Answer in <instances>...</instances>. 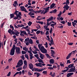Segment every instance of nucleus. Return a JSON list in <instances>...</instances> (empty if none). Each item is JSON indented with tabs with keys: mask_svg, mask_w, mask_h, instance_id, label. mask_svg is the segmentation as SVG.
Listing matches in <instances>:
<instances>
[{
	"mask_svg": "<svg viewBox=\"0 0 77 77\" xmlns=\"http://www.w3.org/2000/svg\"><path fill=\"white\" fill-rule=\"evenodd\" d=\"M15 45H14L13 48L11 49L10 54L11 56H13L15 54Z\"/></svg>",
	"mask_w": 77,
	"mask_h": 77,
	"instance_id": "obj_1",
	"label": "nucleus"
},
{
	"mask_svg": "<svg viewBox=\"0 0 77 77\" xmlns=\"http://www.w3.org/2000/svg\"><path fill=\"white\" fill-rule=\"evenodd\" d=\"M23 60H19L18 62L17 63V65L16 66V68H18V67H20V66H21V65H23Z\"/></svg>",
	"mask_w": 77,
	"mask_h": 77,
	"instance_id": "obj_2",
	"label": "nucleus"
},
{
	"mask_svg": "<svg viewBox=\"0 0 77 77\" xmlns=\"http://www.w3.org/2000/svg\"><path fill=\"white\" fill-rule=\"evenodd\" d=\"M35 66H37V67H42V66H45L46 65L44 63L42 64L41 63H35Z\"/></svg>",
	"mask_w": 77,
	"mask_h": 77,
	"instance_id": "obj_3",
	"label": "nucleus"
},
{
	"mask_svg": "<svg viewBox=\"0 0 77 77\" xmlns=\"http://www.w3.org/2000/svg\"><path fill=\"white\" fill-rule=\"evenodd\" d=\"M76 72V70H75V67L74 66L73 67H72L68 71V72Z\"/></svg>",
	"mask_w": 77,
	"mask_h": 77,
	"instance_id": "obj_4",
	"label": "nucleus"
},
{
	"mask_svg": "<svg viewBox=\"0 0 77 77\" xmlns=\"http://www.w3.org/2000/svg\"><path fill=\"white\" fill-rule=\"evenodd\" d=\"M42 44H39L38 45V48L40 49L41 51L45 49L44 47L43 46H42Z\"/></svg>",
	"mask_w": 77,
	"mask_h": 77,
	"instance_id": "obj_5",
	"label": "nucleus"
},
{
	"mask_svg": "<svg viewBox=\"0 0 77 77\" xmlns=\"http://www.w3.org/2000/svg\"><path fill=\"white\" fill-rule=\"evenodd\" d=\"M12 34L13 35H16V36H19L18 35L20 34V32L18 31L14 30V32H12Z\"/></svg>",
	"mask_w": 77,
	"mask_h": 77,
	"instance_id": "obj_6",
	"label": "nucleus"
},
{
	"mask_svg": "<svg viewBox=\"0 0 77 77\" xmlns=\"http://www.w3.org/2000/svg\"><path fill=\"white\" fill-rule=\"evenodd\" d=\"M16 53L18 54H19L21 53V51H20V48L19 47H17L16 48Z\"/></svg>",
	"mask_w": 77,
	"mask_h": 77,
	"instance_id": "obj_7",
	"label": "nucleus"
},
{
	"mask_svg": "<svg viewBox=\"0 0 77 77\" xmlns=\"http://www.w3.org/2000/svg\"><path fill=\"white\" fill-rule=\"evenodd\" d=\"M15 15H18V16H22L21 15V12H19L18 11H16L14 13Z\"/></svg>",
	"mask_w": 77,
	"mask_h": 77,
	"instance_id": "obj_8",
	"label": "nucleus"
},
{
	"mask_svg": "<svg viewBox=\"0 0 77 77\" xmlns=\"http://www.w3.org/2000/svg\"><path fill=\"white\" fill-rule=\"evenodd\" d=\"M20 8L21 9V11H24L25 12H29L28 11H27V10H26V9L24 8V6H20Z\"/></svg>",
	"mask_w": 77,
	"mask_h": 77,
	"instance_id": "obj_9",
	"label": "nucleus"
},
{
	"mask_svg": "<svg viewBox=\"0 0 77 77\" xmlns=\"http://www.w3.org/2000/svg\"><path fill=\"white\" fill-rule=\"evenodd\" d=\"M39 55H40V57L41 59L43 60L44 59V54H41L40 52H39L38 53Z\"/></svg>",
	"mask_w": 77,
	"mask_h": 77,
	"instance_id": "obj_10",
	"label": "nucleus"
},
{
	"mask_svg": "<svg viewBox=\"0 0 77 77\" xmlns=\"http://www.w3.org/2000/svg\"><path fill=\"white\" fill-rule=\"evenodd\" d=\"M20 18V19H21V16H18V15H17L16 17H15L14 18V20H17L18 18Z\"/></svg>",
	"mask_w": 77,
	"mask_h": 77,
	"instance_id": "obj_11",
	"label": "nucleus"
},
{
	"mask_svg": "<svg viewBox=\"0 0 77 77\" xmlns=\"http://www.w3.org/2000/svg\"><path fill=\"white\" fill-rule=\"evenodd\" d=\"M73 74H74V73L73 72L68 73L67 74V77H69L70 76H71V75H72Z\"/></svg>",
	"mask_w": 77,
	"mask_h": 77,
	"instance_id": "obj_12",
	"label": "nucleus"
},
{
	"mask_svg": "<svg viewBox=\"0 0 77 77\" xmlns=\"http://www.w3.org/2000/svg\"><path fill=\"white\" fill-rule=\"evenodd\" d=\"M49 62H50V63L51 64H53V63H54V59H51L49 60Z\"/></svg>",
	"mask_w": 77,
	"mask_h": 77,
	"instance_id": "obj_13",
	"label": "nucleus"
},
{
	"mask_svg": "<svg viewBox=\"0 0 77 77\" xmlns=\"http://www.w3.org/2000/svg\"><path fill=\"white\" fill-rule=\"evenodd\" d=\"M63 8H65L66 10H68L69 9V7L68 5H64V7H63Z\"/></svg>",
	"mask_w": 77,
	"mask_h": 77,
	"instance_id": "obj_14",
	"label": "nucleus"
},
{
	"mask_svg": "<svg viewBox=\"0 0 77 77\" xmlns=\"http://www.w3.org/2000/svg\"><path fill=\"white\" fill-rule=\"evenodd\" d=\"M69 68H72V67H74V64H70L68 66Z\"/></svg>",
	"mask_w": 77,
	"mask_h": 77,
	"instance_id": "obj_15",
	"label": "nucleus"
},
{
	"mask_svg": "<svg viewBox=\"0 0 77 77\" xmlns=\"http://www.w3.org/2000/svg\"><path fill=\"white\" fill-rule=\"evenodd\" d=\"M43 53H47V51L46 49L45 48L42 51H41Z\"/></svg>",
	"mask_w": 77,
	"mask_h": 77,
	"instance_id": "obj_16",
	"label": "nucleus"
},
{
	"mask_svg": "<svg viewBox=\"0 0 77 77\" xmlns=\"http://www.w3.org/2000/svg\"><path fill=\"white\" fill-rule=\"evenodd\" d=\"M29 68L31 69H33V65L32 63L29 64Z\"/></svg>",
	"mask_w": 77,
	"mask_h": 77,
	"instance_id": "obj_17",
	"label": "nucleus"
},
{
	"mask_svg": "<svg viewBox=\"0 0 77 77\" xmlns=\"http://www.w3.org/2000/svg\"><path fill=\"white\" fill-rule=\"evenodd\" d=\"M56 4H55L52 3L50 6V9H53Z\"/></svg>",
	"mask_w": 77,
	"mask_h": 77,
	"instance_id": "obj_18",
	"label": "nucleus"
},
{
	"mask_svg": "<svg viewBox=\"0 0 77 77\" xmlns=\"http://www.w3.org/2000/svg\"><path fill=\"white\" fill-rule=\"evenodd\" d=\"M49 9H50V7H48L47 8H45L44 9H45V13H47L48 11H49Z\"/></svg>",
	"mask_w": 77,
	"mask_h": 77,
	"instance_id": "obj_19",
	"label": "nucleus"
},
{
	"mask_svg": "<svg viewBox=\"0 0 77 77\" xmlns=\"http://www.w3.org/2000/svg\"><path fill=\"white\" fill-rule=\"evenodd\" d=\"M34 74L37 75V77H39V76H40L41 75V73H39L38 72H35L34 73Z\"/></svg>",
	"mask_w": 77,
	"mask_h": 77,
	"instance_id": "obj_20",
	"label": "nucleus"
},
{
	"mask_svg": "<svg viewBox=\"0 0 77 77\" xmlns=\"http://www.w3.org/2000/svg\"><path fill=\"white\" fill-rule=\"evenodd\" d=\"M51 20H53V17H51L50 18L47 20V21H50Z\"/></svg>",
	"mask_w": 77,
	"mask_h": 77,
	"instance_id": "obj_21",
	"label": "nucleus"
},
{
	"mask_svg": "<svg viewBox=\"0 0 77 77\" xmlns=\"http://www.w3.org/2000/svg\"><path fill=\"white\" fill-rule=\"evenodd\" d=\"M23 50L25 51H28V48L26 47H24L23 48Z\"/></svg>",
	"mask_w": 77,
	"mask_h": 77,
	"instance_id": "obj_22",
	"label": "nucleus"
},
{
	"mask_svg": "<svg viewBox=\"0 0 77 77\" xmlns=\"http://www.w3.org/2000/svg\"><path fill=\"white\" fill-rule=\"evenodd\" d=\"M29 43L31 44H33V40L32 39L30 38L29 41Z\"/></svg>",
	"mask_w": 77,
	"mask_h": 77,
	"instance_id": "obj_23",
	"label": "nucleus"
},
{
	"mask_svg": "<svg viewBox=\"0 0 77 77\" xmlns=\"http://www.w3.org/2000/svg\"><path fill=\"white\" fill-rule=\"evenodd\" d=\"M21 33H23L24 35H27V33L25 31H20Z\"/></svg>",
	"mask_w": 77,
	"mask_h": 77,
	"instance_id": "obj_24",
	"label": "nucleus"
},
{
	"mask_svg": "<svg viewBox=\"0 0 77 77\" xmlns=\"http://www.w3.org/2000/svg\"><path fill=\"white\" fill-rule=\"evenodd\" d=\"M71 54H69L66 57V59H68L70 57H71Z\"/></svg>",
	"mask_w": 77,
	"mask_h": 77,
	"instance_id": "obj_25",
	"label": "nucleus"
},
{
	"mask_svg": "<svg viewBox=\"0 0 77 77\" xmlns=\"http://www.w3.org/2000/svg\"><path fill=\"white\" fill-rule=\"evenodd\" d=\"M45 55H46L47 57L48 58H49V59H51V57L49 56V55H48V54H45Z\"/></svg>",
	"mask_w": 77,
	"mask_h": 77,
	"instance_id": "obj_26",
	"label": "nucleus"
},
{
	"mask_svg": "<svg viewBox=\"0 0 77 77\" xmlns=\"http://www.w3.org/2000/svg\"><path fill=\"white\" fill-rule=\"evenodd\" d=\"M28 15H31H31H35V14L33 13H32V12H29L28 13Z\"/></svg>",
	"mask_w": 77,
	"mask_h": 77,
	"instance_id": "obj_27",
	"label": "nucleus"
},
{
	"mask_svg": "<svg viewBox=\"0 0 77 77\" xmlns=\"http://www.w3.org/2000/svg\"><path fill=\"white\" fill-rule=\"evenodd\" d=\"M29 38H26L25 39V42H24L25 43H26V42H29Z\"/></svg>",
	"mask_w": 77,
	"mask_h": 77,
	"instance_id": "obj_28",
	"label": "nucleus"
},
{
	"mask_svg": "<svg viewBox=\"0 0 77 77\" xmlns=\"http://www.w3.org/2000/svg\"><path fill=\"white\" fill-rule=\"evenodd\" d=\"M38 62H39V63H40V62H41V63H44V62H43V60H42V59H41L40 58L38 60Z\"/></svg>",
	"mask_w": 77,
	"mask_h": 77,
	"instance_id": "obj_29",
	"label": "nucleus"
},
{
	"mask_svg": "<svg viewBox=\"0 0 77 77\" xmlns=\"http://www.w3.org/2000/svg\"><path fill=\"white\" fill-rule=\"evenodd\" d=\"M27 68V65H24L23 67V69H25Z\"/></svg>",
	"mask_w": 77,
	"mask_h": 77,
	"instance_id": "obj_30",
	"label": "nucleus"
},
{
	"mask_svg": "<svg viewBox=\"0 0 77 77\" xmlns=\"http://www.w3.org/2000/svg\"><path fill=\"white\" fill-rule=\"evenodd\" d=\"M10 18H14V15L13 14H10Z\"/></svg>",
	"mask_w": 77,
	"mask_h": 77,
	"instance_id": "obj_31",
	"label": "nucleus"
},
{
	"mask_svg": "<svg viewBox=\"0 0 77 77\" xmlns=\"http://www.w3.org/2000/svg\"><path fill=\"white\" fill-rule=\"evenodd\" d=\"M55 25H56V23H52V24H51V26H52V27L54 29V26H55Z\"/></svg>",
	"mask_w": 77,
	"mask_h": 77,
	"instance_id": "obj_32",
	"label": "nucleus"
},
{
	"mask_svg": "<svg viewBox=\"0 0 77 77\" xmlns=\"http://www.w3.org/2000/svg\"><path fill=\"white\" fill-rule=\"evenodd\" d=\"M32 52L33 54H38V52L36 50H34V51H32Z\"/></svg>",
	"mask_w": 77,
	"mask_h": 77,
	"instance_id": "obj_33",
	"label": "nucleus"
},
{
	"mask_svg": "<svg viewBox=\"0 0 77 77\" xmlns=\"http://www.w3.org/2000/svg\"><path fill=\"white\" fill-rule=\"evenodd\" d=\"M39 69H38V68H35V72H39Z\"/></svg>",
	"mask_w": 77,
	"mask_h": 77,
	"instance_id": "obj_34",
	"label": "nucleus"
},
{
	"mask_svg": "<svg viewBox=\"0 0 77 77\" xmlns=\"http://www.w3.org/2000/svg\"><path fill=\"white\" fill-rule=\"evenodd\" d=\"M13 30H11V29H10L9 30H8V32L9 33H11V32L12 33V32H14L13 31Z\"/></svg>",
	"mask_w": 77,
	"mask_h": 77,
	"instance_id": "obj_35",
	"label": "nucleus"
},
{
	"mask_svg": "<svg viewBox=\"0 0 77 77\" xmlns=\"http://www.w3.org/2000/svg\"><path fill=\"white\" fill-rule=\"evenodd\" d=\"M30 56V59H33V54H31L29 55Z\"/></svg>",
	"mask_w": 77,
	"mask_h": 77,
	"instance_id": "obj_36",
	"label": "nucleus"
},
{
	"mask_svg": "<svg viewBox=\"0 0 77 77\" xmlns=\"http://www.w3.org/2000/svg\"><path fill=\"white\" fill-rule=\"evenodd\" d=\"M34 48H35L36 51H39H39H40L38 49V48H36V46H34Z\"/></svg>",
	"mask_w": 77,
	"mask_h": 77,
	"instance_id": "obj_37",
	"label": "nucleus"
},
{
	"mask_svg": "<svg viewBox=\"0 0 77 77\" xmlns=\"http://www.w3.org/2000/svg\"><path fill=\"white\" fill-rule=\"evenodd\" d=\"M31 38L32 39H36V40H37V37L35 36L34 37H31Z\"/></svg>",
	"mask_w": 77,
	"mask_h": 77,
	"instance_id": "obj_38",
	"label": "nucleus"
},
{
	"mask_svg": "<svg viewBox=\"0 0 77 77\" xmlns=\"http://www.w3.org/2000/svg\"><path fill=\"white\" fill-rule=\"evenodd\" d=\"M76 51V50L74 51H72V52L70 53V54L71 55V54H74V53H75V51Z\"/></svg>",
	"mask_w": 77,
	"mask_h": 77,
	"instance_id": "obj_39",
	"label": "nucleus"
},
{
	"mask_svg": "<svg viewBox=\"0 0 77 77\" xmlns=\"http://www.w3.org/2000/svg\"><path fill=\"white\" fill-rule=\"evenodd\" d=\"M22 68L23 67H22L19 68L17 69V71H20V70H21Z\"/></svg>",
	"mask_w": 77,
	"mask_h": 77,
	"instance_id": "obj_40",
	"label": "nucleus"
},
{
	"mask_svg": "<svg viewBox=\"0 0 77 77\" xmlns=\"http://www.w3.org/2000/svg\"><path fill=\"white\" fill-rule=\"evenodd\" d=\"M32 24V22H31L30 21H29V23H28V25H29V26H30Z\"/></svg>",
	"mask_w": 77,
	"mask_h": 77,
	"instance_id": "obj_41",
	"label": "nucleus"
},
{
	"mask_svg": "<svg viewBox=\"0 0 77 77\" xmlns=\"http://www.w3.org/2000/svg\"><path fill=\"white\" fill-rule=\"evenodd\" d=\"M45 69V68H43L41 69H39V72H41V71H42L44 70Z\"/></svg>",
	"mask_w": 77,
	"mask_h": 77,
	"instance_id": "obj_42",
	"label": "nucleus"
},
{
	"mask_svg": "<svg viewBox=\"0 0 77 77\" xmlns=\"http://www.w3.org/2000/svg\"><path fill=\"white\" fill-rule=\"evenodd\" d=\"M42 73V74H43L47 75V71H43Z\"/></svg>",
	"mask_w": 77,
	"mask_h": 77,
	"instance_id": "obj_43",
	"label": "nucleus"
},
{
	"mask_svg": "<svg viewBox=\"0 0 77 77\" xmlns=\"http://www.w3.org/2000/svg\"><path fill=\"white\" fill-rule=\"evenodd\" d=\"M10 27L11 29H12V30H14V28L13 26H12L11 25H10Z\"/></svg>",
	"mask_w": 77,
	"mask_h": 77,
	"instance_id": "obj_44",
	"label": "nucleus"
},
{
	"mask_svg": "<svg viewBox=\"0 0 77 77\" xmlns=\"http://www.w3.org/2000/svg\"><path fill=\"white\" fill-rule=\"evenodd\" d=\"M50 42L52 45H54V42H53V40H51L50 41Z\"/></svg>",
	"mask_w": 77,
	"mask_h": 77,
	"instance_id": "obj_45",
	"label": "nucleus"
},
{
	"mask_svg": "<svg viewBox=\"0 0 77 77\" xmlns=\"http://www.w3.org/2000/svg\"><path fill=\"white\" fill-rule=\"evenodd\" d=\"M51 54H54V51L51 50Z\"/></svg>",
	"mask_w": 77,
	"mask_h": 77,
	"instance_id": "obj_46",
	"label": "nucleus"
},
{
	"mask_svg": "<svg viewBox=\"0 0 77 77\" xmlns=\"http://www.w3.org/2000/svg\"><path fill=\"white\" fill-rule=\"evenodd\" d=\"M55 75H56L55 72H53L52 75H51V76L52 77H54L55 76Z\"/></svg>",
	"mask_w": 77,
	"mask_h": 77,
	"instance_id": "obj_47",
	"label": "nucleus"
},
{
	"mask_svg": "<svg viewBox=\"0 0 77 77\" xmlns=\"http://www.w3.org/2000/svg\"><path fill=\"white\" fill-rule=\"evenodd\" d=\"M72 24H73V26L74 27H75V26L77 25V23H74V22H72Z\"/></svg>",
	"mask_w": 77,
	"mask_h": 77,
	"instance_id": "obj_48",
	"label": "nucleus"
},
{
	"mask_svg": "<svg viewBox=\"0 0 77 77\" xmlns=\"http://www.w3.org/2000/svg\"><path fill=\"white\" fill-rule=\"evenodd\" d=\"M47 13H45V11L43 10L42 11L41 13V14H46Z\"/></svg>",
	"mask_w": 77,
	"mask_h": 77,
	"instance_id": "obj_49",
	"label": "nucleus"
},
{
	"mask_svg": "<svg viewBox=\"0 0 77 77\" xmlns=\"http://www.w3.org/2000/svg\"><path fill=\"white\" fill-rule=\"evenodd\" d=\"M62 14V12L60 11L59 14L58 15V17H59V18H60V16Z\"/></svg>",
	"mask_w": 77,
	"mask_h": 77,
	"instance_id": "obj_50",
	"label": "nucleus"
},
{
	"mask_svg": "<svg viewBox=\"0 0 77 77\" xmlns=\"http://www.w3.org/2000/svg\"><path fill=\"white\" fill-rule=\"evenodd\" d=\"M29 11H30V12H33V11H34V10H33V9L31 8L30 9H29Z\"/></svg>",
	"mask_w": 77,
	"mask_h": 77,
	"instance_id": "obj_51",
	"label": "nucleus"
},
{
	"mask_svg": "<svg viewBox=\"0 0 77 77\" xmlns=\"http://www.w3.org/2000/svg\"><path fill=\"white\" fill-rule=\"evenodd\" d=\"M14 4L16 6H18V2L17 1H15L14 2Z\"/></svg>",
	"mask_w": 77,
	"mask_h": 77,
	"instance_id": "obj_52",
	"label": "nucleus"
},
{
	"mask_svg": "<svg viewBox=\"0 0 77 77\" xmlns=\"http://www.w3.org/2000/svg\"><path fill=\"white\" fill-rule=\"evenodd\" d=\"M67 24L68 25V26H71V23H69V22H67Z\"/></svg>",
	"mask_w": 77,
	"mask_h": 77,
	"instance_id": "obj_53",
	"label": "nucleus"
},
{
	"mask_svg": "<svg viewBox=\"0 0 77 77\" xmlns=\"http://www.w3.org/2000/svg\"><path fill=\"white\" fill-rule=\"evenodd\" d=\"M52 32H53V28H51V29H50V30L49 31V32L51 33Z\"/></svg>",
	"mask_w": 77,
	"mask_h": 77,
	"instance_id": "obj_54",
	"label": "nucleus"
},
{
	"mask_svg": "<svg viewBox=\"0 0 77 77\" xmlns=\"http://www.w3.org/2000/svg\"><path fill=\"white\" fill-rule=\"evenodd\" d=\"M69 63H71V62H70V60H68L67 61L66 64H68Z\"/></svg>",
	"mask_w": 77,
	"mask_h": 77,
	"instance_id": "obj_55",
	"label": "nucleus"
},
{
	"mask_svg": "<svg viewBox=\"0 0 77 77\" xmlns=\"http://www.w3.org/2000/svg\"><path fill=\"white\" fill-rule=\"evenodd\" d=\"M22 53L23 54H26V52L25 51H22Z\"/></svg>",
	"mask_w": 77,
	"mask_h": 77,
	"instance_id": "obj_56",
	"label": "nucleus"
},
{
	"mask_svg": "<svg viewBox=\"0 0 77 77\" xmlns=\"http://www.w3.org/2000/svg\"><path fill=\"white\" fill-rule=\"evenodd\" d=\"M61 23L63 24H65V22L64 21H63L60 22Z\"/></svg>",
	"mask_w": 77,
	"mask_h": 77,
	"instance_id": "obj_57",
	"label": "nucleus"
},
{
	"mask_svg": "<svg viewBox=\"0 0 77 77\" xmlns=\"http://www.w3.org/2000/svg\"><path fill=\"white\" fill-rule=\"evenodd\" d=\"M40 33L41 35H44V32H42L41 31H40Z\"/></svg>",
	"mask_w": 77,
	"mask_h": 77,
	"instance_id": "obj_58",
	"label": "nucleus"
},
{
	"mask_svg": "<svg viewBox=\"0 0 77 77\" xmlns=\"http://www.w3.org/2000/svg\"><path fill=\"white\" fill-rule=\"evenodd\" d=\"M21 58H22L23 60H24V55H22L21 56Z\"/></svg>",
	"mask_w": 77,
	"mask_h": 77,
	"instance_id": "obj_59",
	"label": "nucleus"
},
{
	"mask_svg": "<svg viewBox=\"0 0 77 77\" xmlns=\"http://www.w3.org/2000/svg\"><path fill=\"white\" fill-rule=\"evenodd\" d=\"M19 40H20V41L21 42H23V39L22 38H19Z\"/></svg>",
	"mask_w": 77,
	"mask_h": 77,
	"instance_id": "obj_60",
	"label": "nucleus"
},
{
	"mask_svg": "<svg viewBox=\"0 0 77 77\" xmlns=\"http://www.w3.org/2000/svg\"><path fill=\"white\" fill-rule=\"evenodd\" d=\"M44 29H46L47 28H48V26H47V25L44 26Z\"/></svg>",
	"mask_w": 77,
	"mask_h": 77,
	"instance_id": "obj_61",
	"label": "nucleus"
},
{
	"mask_svg": "<svg viewBox=\"0 0 77 77\" xmlns=\"http://www.w3.org/2000/svg\"><path fill=\"white\" fill-rule=\"evenodd\" d=\"M14 41L15 42V44H17V38H16L15 39H14Z\"/></svg>",
	"mask_w": 77,
	"mask_h": 77,
	"instance_id": "obj_62",
	"label": "nucleus"
},
{
	"mask_svg": "<svg viewBox=\"0 0 77 77\" xmlns=\"http://www.w3.org/2000/svg\"><path fill=\"white\" fill-rule=\"evenodd\" d=\"M41 32V31L40 30H38L36 32V34H39L40 33V32Z\"/></svg>",
	"mask_w": 77,
	"mask_h": 77,
	"instance_id": "obj_63",
	"label": "nucleus"
},
{
	"mask_svg": "<svg viewBox=\"0 0 77 77\" xmlns=\"http://www.w3.org/2000/svg\"><path fill=\"white\" fill-rule=\"evenodd\" d=\"M23 63L24 65H27V61H26V60H24L23 61Z\"/></svg>",
	"mask_w": 77,
	"mask_h": 77,
	"instance_id": "obj_64",
	"label": "nucleus"
}]
</instances>
